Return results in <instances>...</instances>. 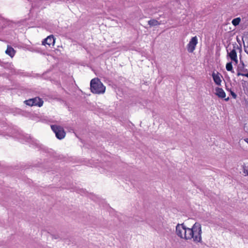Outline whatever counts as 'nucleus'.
<instances>
[{
  "instance_id": "6ab92c4d",
  "label": "nucleus",
  "mask_w": 248,
  "mask_h": 248,
  "mask_svg": "<svg viewBox=\"0 0 248 248\" xmlns=\"http://www.w3.org/2000/svg\"><path fill=\"white\" fill-rule=\"evenodd\" d=\"M244 140L248 144V138L244 139Z\"/></svg>"
},
{
  "instance_id": "f3484780",
  "label": "nucleus",
  "mask_w": 248,
  "mask_h": 248,
  "mask_svg": "<svg viewBox=\"0 0 248 248\" xmlns=\"http://www.w3.org/2000/svg\"><path fill=\"white\" fill-rule=\"evenodd\" d=\"M231 95H232V97L234 99H235L237 97L236 94L233 92L231 91L230 92Z\"/></svg>"
},
{
  "instance_id": "7ed1b4c3",
  "label": "nucleus",
  "mask_w": 248,
  "mask_h": 248,
  "mask_svg": "<svg viewBox=\"0 0 248 248\" xmlns=\"http://www.w3.org/2000/svg\"><path fill=\"white\" fill-rule=\"evenodd\" d=\"M51 128L58 139L62 140L65 137L66 133L62 127L57 125H51Z\"/></svg>"
},
{
  "instance_id": "dca6fc26",
  "label": "nucleus",
  "mask_w": 248,
  "mask_h": 248,
  "mask_svg": "<svg viewBox=\"0 0 248 248\" xmlns=\"http://www.w3.org/2000/svg\"><path fill=\"white\" fill-rule=\"evenodd\" d=\"M244 48L245 52L248 55V41L244 44Z\"/></svg>"
},
{
  "instance_id": "f8f14e48",
  "label": "nucleus",
  "mask_w": 248,
  "mask_h": 248,
  "mask_svg": "<svg viewBox=\"0 0 248 248\" xmlns=\"http://www.w3.org/2000/svg\"><path fill=\"white\" fill-rule=\"evenodd\" d=\"M148 24L150 26H156L159 25L160 23L156 19H152L148 21Z\"/></svg>"
},
{
  "instance_id": "a211bd4d",
  "label": "nucleus",
  "mask_w": 248,
  "mask_h": 248,
  "mask_svg": "<svg viewBox=\"0 0 248 248\" xmlns=\"http://www.w3.org/2000/svg\"><path fill=\"white\" fill-rule=\"evenodd\" d=\"M244 129L248 133V123L245 124Z\"/></svg>"
},
{
  "instance_id": "ddd939ff",
  "label": "nucleus",
  "mask_w": 248,
  "mask_h": 248,
  "mask_svg": "<svg viewBox=\"0 0 248 248\" xmlns=\"http://www.w3.org/2000/svg\"><path fill=\"white\" fill-rule=\"evenodd\" d=\"M226 70L228 71H230L232 73H234V71L232 68V65L231 62H228L226 65Z\"/></svg>"
},
{
  "instance_id": "2eb2a0df",
  "label": "nucleus",
  "mask_w": 248,
  "mask_h": 248,
  "mask_svg": "<svg viewBox=\"0 0 248 248\" xmlns=\"http://www.w3.org/2000/svg\"><path fill=\"white\" fill-rule=\"evenodd\" d=\"M240 21H241L240 18V17H237V18H235L233 19L232 20V23L233 25H234V26H237L239 24Z\"/></svg>"
},
{
  "instance_id": "9b49d317",
  "label": "nucleus",
  "mask_w": 248,
  "mask_h": 248,
  "mask_svg": "<svg viewBox=\"0 0 248 248\" xmlns=\"http://www.w3.org/2000/svg\"><path fill=\"white\" fill-rule=\"evenodd\" d=\"M237 76H244L248 78V70L247 69H243L238 70V72L237 73Z\"/></svg>"
},
{
  "instance_id": "20e7f679",
  "label": "nucleus",
  "mask_w": 248,
  "mask_h": 248,
  "mask_svg": "<svg viewBox=\"0 0 248 248\" xmlns=\"http://www.w3.org/2000/svg\"><path fill=\"white\" fill-rule=\"evenodd\" d=\"M25 103L27 105L30 106H38L41 107L43 105L44 101L40 97H36L33 98L29 99L25 101Z\"/></svg>"
},
{
  "instance_id": "6e6552de",
  "label": "nucleus",
  "mask_w": 248,
  "mask_h": 248,
  "mask_svg": "<svg viewBox=\"0 0 248 248\" xmlns=\"http://www.w3.org/2000/svg\"><path fill=\"white\" fill-rule=\"evenodd\" d=\"M236 48V47L233 46L232 49L231 50L229 53H228V55L231 60L234 62L235 63L237 64L238 63V60Z\"/></svg>"
},
{
  "instance_id": "39448f33",
  "label": "nucleus",
  "mask_w": 248,
  "mask_h": 248,
  "mask_svg": "<svg viewBox=\"0 0 248 248\" xmlns=\"http://www.w3.org/2000/svg\"><path fill=\"white\" fill-rule=\"evenodd\" d=\"M198 44V39L197 36L193 37L187 44V50L190 53H192L195 49L196 46Z\"/></svg>"
},
{
  "instance_id": "423d86ee",
  "label": "nucleus",
  "mask_w": 248,
  "mask_h": 248,
  "mask_svg": "<svg viewBox=\"0 0 248 248\" xmlns=\"http://www.w3.org/2000/svg\"><path fill=\"white\" fill-rule=\"evenodd\" d=\"M55 43V39L53 35L47 36L42 41V45L44 46L48 45L49 46H54Z\"/></svg>"
},
{
  "instance_id": "1a4fd4ad",
  "label": "nucleus",
  "mask_w": 248,
  "mask_h": 248,
  "mask_svg": "<svg viewBox=\"0 0 248 248\" xmlns=\"http://www.w3.org/2000/svg\"><path fill=\"white\" fill-rule=\"evenodd\" d=\"M216 94L219 98H224L225 101H228L229 100V97L225 98L226 97V93L222 88H217L216 89Z\"/></svg>"
},
{
  "instance_id": "f257e3e1",
  "label": "nucleus",
  "mask_w": 248,
  "mask_h": 248,
  "mask_svg": "<svg viewBox=\"0 0 248 248\" xmlns=\"http://www.w3.org/2000/svg\"><path fill=\"white\" fill-rule=\"evenodd\" d=\"M176 232L180 237L186 240L193 239L196 242H200L202 240L201 226L197 222L192 228H186L183 224H178L176 227Z\"/></svg>"
},
{
  "instance_id": "f03ea898",
  "label": "nucleus",
  "mask_w": 248,
  "mask_h": 248,
  "mask_svg": "<svg viewBox=\"0 0 248 248\" xmlns=\"http://www.w3.org/2000/svg\"><path fill=\"white\" fill-rule=\"evenodd\" d=\"M91 91L93 93L102 94L106 90V87L98 78H94L90 82Z\"/></svg>"
},
{
  "instance_id": "9d476101",
  "label": "nucleus",
  "mask_w": 248,
  "mask_h": 248,
  "mask_svg": "<svg viewBox=\"0 0 248 248\" xmlns=\"http://www.w3.org/2000/svg\"><path fill=\"white\" fill-rule=\"evenodd\" d=\"M5 53L6 54L10 56L11 57H13L16 53V51L14 49L11 47V46H8L7 49L5 51Z\"/></svg>"
},
{
  "instance_id": "0eeeda50",
  "label": "nucleus",
  "mask_w": 248,
  "mask_h": 248,
  "mask_svg": "<svg viewBox=\"0 0 248 248\" xmlns=\"http://www.w3.org/2000/svg\"><path fill=\"white\" fill-rule=\"evenodd\" d=\"M212 77L214 81L216 83V85L218 86H220L222 82L221 78H222V75L219 72H214L212 74Z\"/></svg>"
},
{
  "instance_id": "4468645a",
  "label": "nucleus",
  "mask_w": 248,
  "mask_h": 248,
  "mask_svg": "<svg viewBox=\"0 0 248 248\" xmlns=\"http://www.w3.org/2000/svg\"><path fill=\"white\" fill-rule=\"evenodd\" d=\"M242 167L244 173L245 175L248 176V163H244Z\"/></svg>"
}]
</instances>
